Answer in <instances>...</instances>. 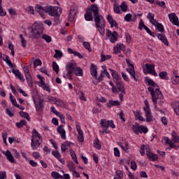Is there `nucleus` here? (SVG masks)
Instances as JSON below:
<instances>
[{"instance_id": "cd10ccee", "label": "nucleus", "mask_w": 179, "mask_h": 179, "mask_svg": "<svg viewBox=\"0 0 179 179\" xmlns=\"http://www.w3.org/2000/svg\"><path fill=\"white\" fill-rule=\"evenodd\" d=\"M121 51H125V46L118 45L113 48V54H120Z\"/></svg>"}, {"instance_id": "338daca9", "label": "nucleus", "mask_w": 179, "mask_h": 179, "mask_svg": "<svg viewBox=\"0 0 179 179\" xmlns=\"http://www.w3.org/2000/svg\"><path fill=\"white\" fill-rule=\"evenodd\" d=\"M78 94L80 100H83L84 101H86L87 99H86V96H85V93H83V92H79Z\"/></svg>"}, {"instance_id": "9b49d317", "label": "nucleus", "mask_w": 179, "mask_h": 179, "mask_svg": "<svg viewBox=\"0 0 179 179\" xmlns=\"http://www.w3.org/2000/svg\"><path fill=\"white\" fill-rule=\"evenodd\" d=\"M48 7H45L44 8L42 6H40V5H36L35 6L36 12L39 13L40 16L43 19H45V15H44V13H48Z\"/></svg>"}, {"instance_id": "f8f14e48", "label": "nucleus", "mask_w": 179, "mask_h": 179, "mask_svg": "<svg viewBox=\"0 0 179 179\" xmlns=\"http://www.w3.org/2000/svg\"><path fill=\"white\" fill-rule=\"evenodd\" d=\"M101 125L102 128H115V124H114V122L113 120H107L106 119H102L101 120Z\"/></svg>"}, {"instance_id": "ea45409f", "label": "nucleus", "mask_w": 179, "mask_h": 179, "mask_svg": "<svg viewBox=\"0 0 179 179\" xmlns=\"http://www.w3.org/2000/svg\"><path fill=\"white\" fill-rule=\"evenodd\" d=\"M133 131L136 135L139 134L141 132V126L138 123H135L133 125Z\"/></svg>"}, {"instance_id": "7c9ffc66", "label": "nucleus", "mask_w": 179, "mask_h": 179, "mask_svg": "<svg viewBox=\"0 0 179 179\" xmlns=\"http://www.w3.org/2000/svg\"><path fill=\"white\" fill-rule=\"evenodd\" d=\"M157 37H158L159 40H160L161 41H162V43H164V44H165V45H169V41L166 38V35L159 34L157 35Z\"/></svg>"}, {"instance_id": "bf43d9fd", "label": "nucleus", "mask_w": 179, "mask_h": 179, "mask_svg": "<svg viewBox=\"0 0 179 179\" xmlns=\"http://www.w3.org/2000/svg\"><path fill=\"white\" fill-rule=\"evenodd\" d=\"M120 10L122 12H127V10L128 9V6L125 4V2L122 3L120 5Z\"/></svg>"}, {"instance_id": "8fccbe9b", "label": "nucleus", "mask_w": 179, "mask_h": 179, "mask_svg": "<svg viewBox=\"0 0 179 179\" xmlns=\"http://www.w3.org/2000/svg\"><path fill=\"white\" fill-rule=\"evenodd\" d=\"M52 66L55 72L56 73H58L59 72V66H58L56 62H52Z\"/></svg>"}, {"instance_id": "5fc2aeb1", "label": "nucleus", "mask_w": 179, "mask_h": 179, "mask_svg": "<svg viewBox=\"0 0 179 179\" xmlns=\"http://www.w3.org/2000/svg\"><path fill=\"white\" fill-rule=\"evenodd\" d=\"M155 4L163 8V9H166V3L164 1H155Z\"/></svg>"}, {"instance_id": "a19ab883", "label": "nucleus", "mask_w": 179, "mask_h": 179, "mask_svg": "<svg viewBox=\"0 0 179 179\" xmlns=\"http://www.w3.org/2000/svg\"><path fill=\"white\" fill-rule=\"evenodd\" d=\"M145 115H146V121L147 122H150L152 121V118H153V116L152 115V112L150 110H145Z\"/></svg>"}, {"instance_id": "09e8293b", "label": "nucleus", "mask_w": 179, "mask_h": 179, "mask_svg": "<svg viewBox=\"0 0 179 179\" xmlns=\"http://www.w3.org/2000/svg\"><path fill=\"white\" fill-rule=\"evenodd\" d=\"M173 141L170 140V138H169V137H164L162 139V143L164 145H169L170 143H171Z\"/></svg>"}, {"instance_id": "4be33fe9", "label": "nucleus", "mask_w": 179, "mask_h": 179, "mask_svg": "<svg viewBox=\"0 0 179 179\" xmlns=\"http://www.w3.org/2000/svg\"><path fill=\"white\" fill-rule=\"evenodd\" d=\"M127 71L129 73L130 76L133 78L134 80H135V82H138V78L135 73V68L127 69Z\"/></svg>"}, {"instance_id": "393cba45", "label": "nucleus", "mask_w": 179, "mask_h": 179, "mask_svg": "<svg viewBox=\"0 0 179 179\" xmlns=\"http://www.w3.org/2000/svg\"><path fill=\"white\" fill-rule=\"evenodd\" d=\"M88 10L86 12L85 15V20H87L88 22H90L92 20H93V15L92 13H93V11H92L90 8H87Z\"/></svg>"}, {"instance_id": "4c0bfd02", "label": "nucleus", "mask_w": 179, "mask_h": 179, "mask_svg": "<svg viewBox=\"0 0 179 179\" xmlns=\"http://www.w3.org/2000/svg\"><path fill=\"white\" fill-rule=\"evenodd\" d=\"M10 100L13 104V106H15V107H17V108H20V106L17 104V102L16 101V99H15V96L12 95V94H10Z\"/></svg>"}, {"instance_id": "7ed1b4c3", "label": "nucleus", "mask_w": 179, "mask_h": 179, "mask_svg": "<svg viewBox=\"0 0 179 179\" xmlns=\"http://www.w3.org/2000/svg\"><path fill=\"white\" fill-rule=\"evenodd\" d=\"M66 74L64 75V78L72 80V75L76 74V76H83V70L80 67H78L76 62H69L66 66Z\"/></svg>"}, {"instance_id": "f03ea898", "label": "nucleus", "mask_w": 179, "mask_h": 179, "mask_svg": "<svg viewBox=\"0 0 179 179\" xmlns=\"http://www.w3.org/2000/svg\"><path fill=\"white\" fill-rule=\"evenodd\" d=\"M90 10L93 13L95 27H96L101 36H104V34H106V20H104L103 15H100L99 13V10L97 5H91Z\"/></svg>"}, {"instance_id": "69168bd1", "label": "nucleus", "mask_w": 179, "mask_h": 179, "mask_svg": "<svg viewBox=\"0 0 179 179\" xmlns=\"http://www.w3.org/2000/svg\"><path fill=\"white\" fill-rule=\"evenodd\" d=\"M69 152H70V154H71V156L73 160H76V159H78V158L76 157V154L75 153V151H73V150H72V148H71L69 150Z\"/></svg>"}, {"instance_id": "20e7f679", "label": "nucleus", "mask_w": 179, "mask_h": 179, "mask_svg": "<svg viewBox=\"0 0 179 179\" xmlns=\"http://www.w3.org/2000/svg\"><path fill=\"white\" fill-rule=\"evenodd\" d=\"M109 71L111 72L113 81L116 85V87L115 85H113L112 87L113 93L115 94L118 93V92H120L121 93H123V94H125V88L124 87V85L122 84V78H121V76L118 75L115 70L109 69Z\"/></svg>"}, {"instance_id": "c9c22d12", "label": "nucleus", "mask_w": 179, "mask_h": 179, "mask_svg": "<svg viewBox=\"0 0 179 179\" xmlns=\"http://www.w3.org/2000/svg\"><path fill=\"white\" fill-rule=\"evenodd\" d=\"M147 18L150 20V23H152V24H153L157 22V20H156L155 19V14H153L152 13H148V14L147 15Z\"/></svg>"}, {"instance_id": "ddd939ff", "label": "nucleus", "mask_w": 179, "mask_h": 179, "mask_svg": "<svg viewBox=\"0 0 179 179\" xmlns=\"http://www.w3.org/2000/svg\"><path fill=\"white\" fill-rule=\"evenodd\" d=\"M24 72L25 74V79L28 83L29 87H31L33 85V78H31V75H30V72H29V69L27 66L24 67Z\"/></svg>"}, {"instance_id": "6e6552de", "label": "nucleus", "mask_w": 179, "mask_h": 179, "mask_svg": "<svg viewBox=\"0 0 179 179\" xmlns=\"http://www.w3.org/2000/svg\"><path fill=\"white\" fill-rule=\"evenodd\" d=\"M143 73L145 75H148V73H150L151 75H153V76H157V73H156V71H155V65L153 64H146L144 67H143Z\"/></svg>"}, {"instance_id": "79ce46f5", "label": "nucleus", "mask_w": 179, "mask_h": 179, "mask_svg": "<svg viewBox=\"0 0 179 179\" xmlns=\"http://www.w3.org/2000/svg\"><path fill=\"white\" fill-rule=\"evenodd\" d=\"M112 56L110 55H106L103 54V52L101 54V62H104L105 61H108V59H111Z\"/></svg>"}, {"instance_id": "4468645a", "label": "nucleus", "mask_w": 179, "mask_h": 179, "mask_svg": "<svg viewBox=\"0 0 179 179\" xmlns=\"http://www.w3.org/2000/svg\"><path fill=\"white\" fill-rule=\"evenodd\" d=\"M37 77L38 78V79H40L39 86L41 87H43V89L44 90H45L46 92H48V93H50V92H51V88H50V86L47 85V84H45V82H44L45 80L44 77H43L40 75H38Z\"/></svg>"}, {"instance_id": "864d4df0", "label": "nucleus", "mask_w": 179, "mask_h": 179, "mask_svg": "<svg viewBox=\"0 0 179 179\" xmlns=\"http://www.w3.org/2000/svg\"><path fill=\"white\" fill-rule=\"evenodd\" d=\"M115 177L122 179V178L124 177V173H122V171L117 170L115 171Z\"/></svg>"}, {"instance_id": "2f4dec72", "label": "nucleus", "mask_w": 179, "mask_h": 179, "mask_svg": "<svg viewBox=\"0 0 179 179\" xmlns=\"http://www.w3.org/2000/svg\"><path fill=\"white\" fill-rule=\"evenodd\" d=\"M13 73L15 75V76L17 78L22 80L23 79V77H22V73L19 71V70L15 69V68L11 69Z\"/></svg>"}, {"instance_id": "f257e3e1", "label": "nucleus", "mask_w": 179, "mask_h": 179, "mask_svg": "<svg viewBox=\"0 0 179 179\" xmlns=\"http://www.w3.org/2000/svg\"><path fill=\"white\" fill-rule=\"evenodd\" d=\"M145 80L150 86L148 90L151 94L152 100L155 106H157V103L159 106H163V104H164V101H163L164 96H163V93L160 91L159 85H157L153 80L148 78V77L145 78Z\"/></svg>"}, {"instance_id": "1a4fd4ad", "label": "nucleus", "mask_w": 179, "mask_h": 179, "mask_svg": "<svg viewBox=\"0 0 179 179\" xmlns=\"http://www.w3.org/2000/svg\"><path fill=\"white\" fill-rule=\"evenodd\" d=\"M106 38H109L110 43H115L118 40V33L115 31L111 32V31L106 29Z\"/></svg>"}, {"instance_id": "b1692460", "label": "nucleus", "mask_w": 179, "mask_h": 179, "mask_svg": "<svg viewBox=\"0 0 179 179\" xmlns=\"http://www.w3.org/2000/svg\"><path fill=\"white\" fill-rule=\"evenodd\" d=\"M127 71L129 73L130 76L133 78L134 80H135V82H138V78L135 73V68L127 69Z\"/></svg>"}, {"instance_id": "bb28decb", "label": "nucleus", "mask_w": 179, "mask_h": 179, "mask_svg": "<svg viewBox=\"0 0 179 179\" xmlns=\"http://www.w3.org/2000/svg\"><path fill=\"white\" fill-rule=\"evenodd\" d=\"M52 155L55 156V157H56V159L59 160L62 164H65V160L61 159V154H59V152L57 151H52Z\"/></svg>"}, {"instance_id": "f704fd0d", "label": "nucleus", "mask_w": 179, "mask_h": 179, "mask_svg": "<svg viewBox=\"0 0 179 179\" xmlns=\"http://www.w3.org/2000/svg\"><path fill=\"white\" fill-rule=\"evenodd\" d=\"M3 61L10 66L11 69L16 68V66L12 63V61L9 59V56H6V58H3Z\"/></svg>"}, {"instance_id": "c85d7f7f", "label": "nucleus", "mask_w": 179, "mask_h": 179, "mask_svg": "<svg viewBox=\"0 0 179 179\" xmlns=\"http://www.w3.org/2000/svg\"><path fill=\"white\" fill-rule=\"evenodd\" d=\"M113 10L115 13H119V14L122 13L121 7L118 4V2H117V0H115V3L113 4Z\"/></svg>"}, {"instance_id": "aec40b11", "label": "nucleus", "mask_w": 179, "mask_h": 179, "mask_svg": "<svg viewBox=\"0 0 179 179\" xmlns=\"http://www.w3.org/2000/svg\"><path fill=\"white\" fill-rule=\"evenodd\" d=\"M90 69L92 76H94L95 79H97V66L94 64H92Z\"/></svg>"}, {"instance_id": "774afa93", "label": "nucleus", "mask_w": 179, "mask_h": 179, "mask_svg": "<svg viewBox=\"0 0 179 179\" xmlns=\"http://www.w3.org/2000/svg\"><path fill=\"white\" fill-rule=\"evenodd\" d=\"M125 37H126V41H127V44H130L131 40V35H129V33H126Z\"/></svg>"}, {"instance_id": "a878e982", "label": "nucleus", "mask_w": 179, "mask_h": 179, "mask_svg": "<svg viewBox=\"0 0 179 179\" xmlns=\"http://www.w3.org/2000/svg\"><path fill=\"white\" fill-rule=\"evenodd\" d=\"M5 156L7 159V160H8V162H10V163H15V158L13 157V155H12V153H10V151L7 150L5 152Z\"/></svg>"}, {"instance_id": "473e14b6", "label": "nucleus", "mask_w": 179, "mask_h": 179, "mask_svg": "<svg viewBox=\"0 0 179 179\" xmlns=\"http://www.w3.org/2000/svg\"><path fill=\"white\" fill-rule=\"evenodd\" d=\"M67 51H68L69 54H73L74 57H78L80 59L83 58V56L80 53H79L78 52L75 51L71 48H68Z\"/></svg>"}, {"instance_id": "a211bd4d", "label": "nucleus", "mask_w": 179, "mask_h": 179, "mask_svg": "<svg viewBox=\"0 0 179 179\" xmlns=\"http://www.w3.org/2000/svg\"><path fill=\"white\" fill-rule=\"evenodd\" d=\"M36 111H43L44 110V100H40L34 102Z\"/></svg>"}, {"instance_id": "603ef678", "label": "nucleus", "mask_w": 179, "mask_h": 179, "mask_svg": "<svg viewBox=\"0 0 179 179\" xmlns=\"http://www.w3.org/2000/svg\"><path fill=\"white\" fill-rule=\"evenodd\" d=\"M149 145H142L140 148V154L141 156H145V151L146 152V147Z\"/></svg>"}, {"instance_id": "e433bc0d", "label": "nucleus", "mask_w": 179, "mask_h": 179, "mask_svg": "<svg viewBox=\"0 0 179 179\" xmlns=\"http://www.w3.org/2000/svg\"><path fill=\"white\" fill-rule=\"evenodd\" d=\"M107 107L109 108H111V106H121V103L118 101H109V103L106 104Z\"/></svg>"}, {"instance_id": "e2e57ef3", "label": "nucleus", "mask_w": 179, "mask_h": 179, "mask_svg": "<svg viewBox=\"0 0 179 179\" xmlns=\"http://www.w3.org/2000/svg\"><path fill=\"white\" fill-rule=\"evenodd\" d=\"M56 115L57 117H59V118H60V120L63 124H65V115H64V114L59 113Z\"/></svg>"}, {"instance_id": "9d476101", "label": "nucleus", "mask_w": 179, "mask_h": 179, "mask_svg": "<svg viewBox=\"0 0 179 179\" xmlns=\"http://www.w3.org/2000/svg\"><path fill=\"white\" fill-rule=\"evenodd\" d=\"M146 155L148 160L150 162H156L159 159V155L152 153V150L150 146L146 147Z\"/></svg>"}, {"instance_id": "680f3d73", "label": "nucleus", "mask_w": 179, "mask_h": 179, "mask_svg": "<svg viewBox=\"0 0 179 179\" xmlns=\"http://www.w3.org/2000/svg\"><path fill=\"white\" fill-rule=\"evenodd\" d=\"M148 131V127H146V126H140V134H142V132H143V134H147Z\"/></svg>"}, {"instance_id": "a18cd8bd", "label": "nucleus", "mask_w": 179, "mask_h": 179, "mask_svg": "<svg viewBox=\"0 0 179 179\" xmlns=\"http://www.w3.org/2000/svg\"><path fill=\"white\" fill-rule=\"evenodd\" d=\"M172 138L174 143H179V137H178V135L177 134V132L174 131L172 132Z\"/></svg>"}, {"instance_id": "72a5a7b5", "label": "nucleus", "mask_w": 179, "mask_h": 179, "mask_svg": "<svg viewBox=\"0 0 179 179\" xmlns=\"http://www.w3.org/2000/svg\"><path fill=\"white\" fill-rule=\"evenodd\" d=\"M153 26H155L157 27V30L159 31L161 33H164V27H163V24L159 23V22H156L153 24Z\"/></svg>"}, {"instance_id": "dca6fc26", "label": "nucleus", "mask_w": 179, "mask_h": 179, "mask_svg": "<svg viewBox=\"0 0 179 179\" xmlns=\"http://www.w3.org/2000/svg\"><path fill=\"white\" fill-rule=\"evenodd\" d=\"M76 127L77 132L78 134V142H84L85 138L83 136V131H82V129L80 128V125H79L77 122Z\"/></svg>"}, {"instance_id": "6e6d98bb", "label": "nucleus", "mask_w": 179, "mask_h": 179, "mask_svg": "<svg viewBox=\"0 0 179 179\" xmlns=\"http://www.w3.org/2000/svg\"><path fill=\"white\" fill-rule=\"evenodd\" d=\"M159 76L161 79H165L167 80V72L166 71H162L159 73Z\"/></svg>"}, {"instance_id": "6ab92c4d", "label": "nucleus", "mask_w": 179, "mask_h": 179, "mask_svg": "<svg viewBox=\"0 0 179 179\" xmlns=\"http://www.w3.org/2000/svg\"><path fill=\"white\" fill-rule=\"evenodd\" d=\"M107 20L108 23L110 24L111 27H116V29H118V23H117L116 20H114L112 15H108L107 17Z\"/></svg>"}, {"instance_id": "423d86ee", "label": "nucleus", "mask_w": 179, "mask_h": 179, "mask_svg": "<svg viewBox=\"0 0 179 179\" xmlns=\"http://www.w3.org/2000/svg\"><path fill=\"white\" fill-rule=\"evenodd\" d=\"M41 135L38 133L36 129H34L32 131V138L31 143V146L34 150H36V149H38V148H40V145H41Z\"/></svg>"}, {"instance_id": "49530a36", "label": "nucleus", "mask_w": 179, "mask_h": 179, "mask_svg": "<svg viewBox=\"0 0 179 179\" xmlns=\"http://www.w3.org/2000/svg\"><path fill=\"white\" fill-rule=\"evenodd\" d=\"M94 146L96 149H98V150H99V149H101V144L100 143V140H99V138H96L94 140Z\"/></svg>"}, {"instance_id": "13d9d810", "label": "nucleus", "mask_w": 179, "mask_h": 179, "mask_svg": "<svg viewBox=\"0 0 179 179\" xmlns=\"http://www.w3.org/2000/svg\"><path fill=\"white\" fill-rule=\"evenodd\" d=\"M25 10L29 15H34V9L31 6L27 7Z\"/></svg>"}, {"instance_id": "c03bdc74", "label": "nucleus", "mask_w": 179, "mask_h": 179, "mask_svg": "<svg viewBox=\"0 0 179 179\" xmlns=\"http://www.w3.org/2000/svg\"><path fill=\"white\" fill-rule=\"evenodd\" d=\"M172 107H173L176 114H178L179 115V102L178 101H175L172 104Z\"/></svg>"}, {"instance_id": "3c124183", "label": "nucleus", "mask_w": 179, "mask_h": 179, "mask_svg": "<svg viewBox=\"0 0 179 179\" xmlns=\"http://www.w3.org/2000/svg\"><path fill=\"white\" fill-rule=\"evenodd\" d=\"M42 38L43 40H45L46 41V43H51V41H52V38H51V36L47 35V34H44L42 36Z\"/></svg>"}, {"instance_id": "de8ad7c7", "label": "nucleus", "mask_w": 179, "mask_h": 179, "mask_svg": "<svg viewBox=\"0 0 179 179\" xmlns=\"http://www.w3.org/2000/svg\"><path fill=\"white\" fill-rule=\"evenodd\" d=\"M51 176H52V178H54V179L62 178V176H61V174H59L58 172H55V171H52V172Z\"/></svg>"}, {"instance_id": "412c9836", "label": "nucleus", "mask_w": 179, "mask_h": 179, "mask_svg": "<svg viewBox=\"0 0 179 179\" xmlns=\"http://www.w3.org/2000/svg\"><path fill=\"white\" fill-rule=\"evenodd\" d=\"M76 8H71L69 14V22H73L75 16L76 15Z\"/></svg>"}, {"instance_id": "0e129e2a", "label": "nucleus", "mask_w": 179, "mask_h": 179, "mask_svg": "<svg viewBox=\"0 0 179 179\" xmlns=\"http://www.w3.org/2000/svg\"><path fill=\"white\" fill-rule=\"evenodd\" d=\"M62 57V52L59 50H55V58H61Z\"/></svg>"}, {"instance_id": "4d7b16f0", "label": "nucleus", "mask_w": 179, "mask_h": 179, "mask_svg": "<svg viewBox=\"0 0 179 179\" xmlns=\"http://www.w3.org/2000/svg\"><path fill=\"white\" fill-rule=\"evenodd\" d=\"M41 60L36 59L34 62V68H37V66H41Z\"/></svg>"}, {"instance_id": "2eb2a0df", "label": "nucleus", "mask_w": 179, "mask_h": 179, "mask_svg": "<svg viewBox=\"0 0 179 179\" xmlns=\"http://www.w3.org/2000/svg\"><path fill=\"white\" fill-rule=\"evenodd\" d=\"M169 19L174 26H177L178 27H179V21H178V17L176 14V13H172L169 14Z\"/></svg>"}, {"instance_id": "c756f323", "label": "nucleus", "mask_w": 179, "mask_h": 179, "mask_svg": "<svg viewBox=\"0 0 179 179\" xmlns=\"http://www.w3.org/2000/svg\"><path fill=\"white\" fill-rule=\"evenodd\" d=\"M33 99L34 103L40 101V100H43L40 98V95H38V92H37V90H33Z\"/></svg>"}, {"instance_id": "052dcab7", "label": "nucleus", "mask_w": 179, "mask_h": 179, "mask_svg": "<svg viewBox=\"0 0 179 179\" xmlns=\"http://www.w3.org/2000/svg\"><path fill=\"white\" fill-rule=\"evenodd\" d=\"M68 167L70 170V171H75V170H76V169L75 168V164H73V162H69L68 164Z\"/></svg>"}, {"instance_id": "39448f33", "label": "nucleus", "mask_w": 179, "mask_h": 179, "mask_svg": "<svg viewBox=\"0 0 179 179\" xmlns=\"http://www.w3.org/2000/svg\"><path fill=\"white\" fill-rule=\"evenodd\" d=\"M43 30H44L43 23L39 22H34L31 26V34L32 37H34V38H40L41 34H43Z\"/></svg>"}, {"instance_id": "58836bf2", "label": "nucleus", "mask_w": 179, "mask_h": 179, "mask_svg": "<svg viewBox=\"0 0 179 179\" xmlns=\"http://www.w3.org/2000/svg\"><path fill=\"white\" fill-rule=\"evenodd\" d=\"M119 146H120V148H122V150H124V152H126L127 153H128L129 151L128 150V143L126 142L124 143V145L122 144V142H119L118 143Z\"/></svg>"}, {"instance_id": "0eeeda50", "label": "nucleus", "mask_w": 179, "mask_h": 179, "mask_svg": "<svg viewBox=\"0 0 179 179\" xmlns=\"http://www.w3.org/2000/svg\"><path fill=\"white\" fill-rule=\"evenodd\" d=\"M48 13L50 15V16H55L56 17H58L61 15V13H62V8L57 6H48Z\"/></svg>"}, {"instance_id": "5701e85b", "label": "nucleus", "mask_w": 179, "mask_h": 179, "mask_svg": "<svg viewBox=\"0 0 179 179\" xmlns=\"http://www.w3.org/2000/svg\"><path fill=\"white\" fill-rule=\"evenodd\" d=\"M127 71L129 73L130 76L133 78L134 80H135V82H138V78L135 73V68L127 69Z\"/></svg>"}, {"instance_id": "37998d69", "label": "nucleus", "mask_w": 179, "mask_h": 179, "mask_svg": "<svg viewBox=\"0 0 179 179\" xmlns=\"http://www.w3.org/2000/svg\"><path fill=\"white\" fill-rule=\"evenodd\" d=\"M55 104H56V106H57L58 107H65V102L59 99H56Z\"/></svg>"}, {"instance_id": "f3484780", "label": "nucleus", "mask_w": 179, "mask_h": 179, "mask_svg": "<svg viewBox=\"0 0 179 179\" xmlns=\"http://www.w3.org/2000/svg\"><path fill=\"white\" fill-rule=\"evenodd\" d=\"M57 132L59 134L62 139L66 141V131L64 129V125H60L57 127Z\"/></svg>"}]
</instances>
